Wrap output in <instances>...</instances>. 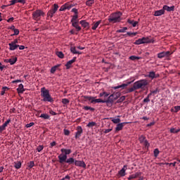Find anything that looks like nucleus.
<instances>
[{"instance_id":"f257e3e1","label":"nucleus","mask_w":180,"mask_h":180,"mask_svg":"<svg viewBox=\"0 0 180 180\" xmlns=\"http://www.w3.org/2000/svg\"><path fill=\"white\" fill-rule=\"evenodd\" d=\"M148 85V81L146 79L138 80L134 83L132 87L127 89V93L130 94L137 91L138 89H144Z\"/></svg>"},{"instance_id":"f03ea898","label":"nucleus","mask_w":180,"mask_h":180,"mask_svg":"<svg viewBox=\"0 0 180 180\" xmlns=\"http://www.w3.org/2000/svg\"><path fill=\"white\" fill-rule=\"evenodd\" d=\"M41 96L42 98V102H49V103H53L54 102V98L50 95V91L46 89V87H42L41 89Z\"/></svg>"},{"instance_id":"7ed1b4c3","label":"nucleus","mask_w":180,"mask_h":180,"mask_svg":"<svg viewBox=\"0 0 180 180\" xmlns=\"http://www.w3.org/2000/svg\"><path fill=\"white\" fill-rule=\"evenodd\" d=\"M122 12L118 11L110 14L108 17V22L110 23H118L122 20Z\"/></svg>"},{"instance_id":"20e7f679","label":"nucleus","mask_w":180,"mask_h":180,"mask_svg":"<svg viewBox=\"0 0 180 180\" xmlns=\"http://www.w3.org/2000/svg\"><path fill=\"white\" fill-rule=\"evenodd\" d=\"M60 151L62 153L58 156V158L59 160L60 164H64V161H65V160L68 158L67 155H70L72 151L71 149L65 148H62Z\"/></svg>"},{"instance_id":"39448f33","label":"nucleus","mask_w":180,"mask_h":180,"mask_svg":"<svg viewBox=\"0 0 180 180\" xmlns=\"http://www.w3.org/2000/svg\"><path fill=\"white\" fill-rule=\"evenodd\" d=\"M45 13L43 12L41 10H36L35 11L33 12L32 13V19L34 20H40L41 19V16H44Z\"/></svg>"},{"instance_id":"423d86ee","label":"nucleus","mask_w":180,"mask_h":180,"mask_svg":"<svg viewBox=\"0 0 180 180\" xmlns=\"http://www.w3.org/2000/svg\"><path fill=\"white\" fill-rule=\"evenodd\" d=\"M53 6V7L47 13L48 18H53V16H54V13L58 11V4H54Z\"/></svg>"},{"instance_id":"0eeeda50","label":"nucleus","mask_w":180,"mask_h":180,"mask_svg":"<svg viewBox=\"0 0 180 180\" xmlns=\"http://www.w3.org/2000/svg\"><path fill=\"white\" fill-rule=\"evenodd\" d=\"M77 131L75 132V138L77 139H80L82 133H84V130L82 129V127L77 126L76 128Z\"/></svg>"},{"instance_id":"6e6552de","label":"nucleus","mask_w":180,"mask_h":180,"mask_svg":"<svg viewBox=\"0 0 180 180\" xmlns=\"http://www.w3.org/2000/svg\"><path fill=\"white\" fill-rule=\"evenodd\" d=\"M117 99V96L115 94H111L107 100H105V103H112Z\"/></svg>"},{"instance_id":"1a4fd4ad","label":"nucleus","mask_w":180,"mask_h":180,"mask_svg":"<svg viewBox=\"0 0 180 180\" xmlns=\"http://www.w3.org/2000/svg\"><path fill=\"white\" fill-rule=\"evenodd\" d=\"M75 165H76V167L86 168V165L85 164V162L81 160H75Z\"/></svg>"},{"instance_id":"9d476101","label":"nucleus","mask_w":180,"mask_h":180,"mask_svg":"<svg viewBox=\"0 0 180 180\" xmlns=\"http://www.w3.org/2000/svg\"><path fill=\"white\" fill-rule=\"evenodd\" d=\"M163 11H167V12H174L175 11V6H169L167 5L163 6Z\"/></svg>"},{"instance_id":"9b49d317","label":"nucleus","mask_w":180,"mask_h":180,"mask_svg":"<svg viewBox=\"0 0 180 180\" xmlns=\"http://www.w3.org/2000/svg\"><path fill=\"white\" fill-rule=\"evenodd\" d=\"M77 61V57H74L72 60L68 61L65 64L66 70H70L71 65L74 64Z\"/></svg>"},{"instance_id":"f8f14e48","label":"nucleus","mask_w":180,"mask_h":180,"mask_svg":"<svg viewBox=\"0 0 180 180\" xmlns=\"http://www.w3.org/2000/svg\"><path fill=\"white\" fill-rule=\"evenodd\" d=\"M9 123H11V119H8L4 124L0 126V133H2L4 130L6 129V127Z\"/></svg>"},{"instance_id":"ddd939ff","label":"nucleus","mask_w":180,"mask_h":180,"mask_svg":"<svg viewBox=\"0 0 180 180\" xmlns=\"http://www.w3.org/2000/svg\"><path fill=\"white\" fill-rule=\"evenodd\" d=\"M129 122H122L117 124V127L115 128V131H120V130L123 129V127H124V124H127Z\"/></svg>"},{"instance_id":"4468645a","label":"nucleus","mask_w":180,"mask_h":180,"mask_svg":"<svg viewBox=\"0 0 180 180\" xmlns=\"http://www.w3.org/2000/svg\"><path fill=\"white\" fill-rule=\"evenodd\" d=\"M142 41L143 42V44H148V43H154L153 39H150V37H143Z\"/></svg>"},{"instance_id":"2eb2a0df","label":"nucleus","mask_w":180,"mask_h":180,"mask_svg":"<svg viewBox=\"0 0 180 180\" xmlns=\"http://www.w3.org/2000/svg\"><path fill=\"white\" fill-rule=\"evenodd\" d=\"M8 46H9V50H11V51H13L16 50L18 47H19L18 44H13L12 42L9 43Z\"/></svg>"},{"instance_id":"dca6fc26","label":"nucleus","mask_w":180,"mask_h":180,"mask_svg":"<svg viewBox=\"0 0 180 180\" xmlns=\"http://www.w3.org/2000/svg\"><path fill=\"white\" fill-rule=\"evenodd\" d=\"M165 11H164V8L155 11L154 12V16H162V15H165Z\"/></svg>"},{"instance_id":"f3484780","label":"nucleus","mask_w":180,"mask_h":180,"mask_svg":"<svg viewBox=\"0 0 180 180\" xmlns=\"http://www.w3.org/2000/svg\"><path fill=\"white\" fill-rule=\"evenodd\" d=\"M139 176H141V172H136L134 174H131L128 177L129 180L136 179V178H139Z\"/></svg>"},{"instance_id":"a211bd4d","label":"nucleus","mask_w":180,"mask_h":180,"mask_svg":"<svg viewBox=\"0 0 180 180\" xmlns=\"http://www.w3.org/2000/svg\"><path fill=\"white\" fill-rule=\"evenodd\" d=\"M129 84H130V82H129L128 84H122L117 86H113L112 89H124V88H126V86H127Z\"/></svg>"},{"instance_id":"6ab92c4d","label":"nucleus","mask_w":180,"mask_h":180,"mask_svg":"<svg viewBox=\"0 0 180 180\" xmlns=\"http://www.w3.org/2000/svg\"><path fill=\"white\" fill-rule=\"evenodd\" d=\"M79 23L84 29H89V22H86V20H81Z\"/></svg>"},{"instance_id":"aec40b11","label":"nucleus","mask_w":180,"mask_h":180,"mask_svg":"<svg viewBox=\"0 0 180 180\" xmlns=\"http://www.w3.org/2000/svg\"><path fill=\"white\" fill-rule=\"evenodd\" d=\"M105 103V100H102L101 98L95 99V97H94L93 100L91 101V103Z\"/></svg>"},{"instance_id":"412c9836","label":"nucleus","mask_w":180,"mask_h":180,"mask_svg":"<svg viewBox=\"0 0 180 180\" xmlns=\"http://www.w3.org/2000/svg\"><path fill=\"white\" fill-rule=\"evenodd\" d=\"M102 23V20H98L96 22L93 23V26L91 27L92 30H95L96 29H98L99 25Z\"/></svg>"},{"instance_id":"4be33fe9","label":"nucleus","mask_w":180,"mask_h":180,"mask_svg":"<svg viewBox=\"0 0 180 180\" xmlns=\"http://www.w3.org/2000/svg\"><path fill=\"white\" fill-rule=\"evenodd\" d=\"M64 162H66L67 164H69V165H71L75 162V160L74 158H69L68 159H65V161Z\"/></svg>"},{"instance_id":"5701e85b","label":"nucleus","mask_w":180,"mask_h":180,"mask_svg":"<svg viewBox=\"0 0 180 180\" xmlns=\"http://www.w3.org/2000/svg\"><path fill=\"white\" fill-rule=\"evenodd\" d=\"M16 61H18V58H13V59L6 60L5 63H9L11 64V65H13V64H15V63H16Z\"/></svg>"},{"instance_id":"b1692460","label":"nucleus","mask_w":180,"mask_h":180,"mask_svg":"<svg viewBox=\"0 0 180 180\" xmlns=\"http://www.w3.org/2000/svg\"><path fill=\"white\" fill-rule=\"evenodd\" d=\"M139 32H128L127 34H124V37H127V36H129V37H134V36H137Z\"/></svg>"},{"instance_id":"393cba45","label":"nucleus","mask_w":180,"mask_h":180,"mask_svg":"<svg viewBox=\"0 0 180 180\" xmlns=\"http://www.w3.org/2000/svg\"><path fill=\"white\" fill-rule=\"evenodd\" d=\"M22 167V162L20 161L14 162V167L15 169H20Z\"/></svg>"},{"instance_id":"a878e982","label":"nucleus","mask_w":180,"mask_h":180,"mask_svg":"<svg viewBox=\"0 0 180 180\" xmlns=\"http://www.w3.org/2000/svg\"><path fill=\"white\" fill-rule=\"evenodd\" d=\"M24 91H25V89L23 88V84H20L18 85V88L17 89V91L18 92V94H23Z\"/></svg>"},{"instance_id":"bb28decb","label":"nucleus","mask_w":180,"mask_h":180,"mask_svg":"<svg viewBox=\"0 0 180 180\" xmlns=\"http://www.w3.org/2000/svg\"><path fill=\"white\" fill-rule=\"evenodd\" d=\"M127 22L129 23V25H131L133 27H136L137 25H139V22L130 19H129Z\"/></svg>"},{"instance_id":"cd10ccee","label":"nucleus","mask_w":180,"mask_h":180,"mask_svg":"<svg viewBox=\"0 0 180 180\" xmlns=\"http://www.w3.org/2000/svg\"><path fill=\"white\" fill-rule=\"evenodd\" d=\"M70 51H71V53H72V54H82L81 52L77 51V49L75 46L70 47Z\"/></svg>"},{"instance_id":"c85d7f7f","label":"nucleus","mask_w":180,"mask_h":180,"mask_svg":"<svg viewBox=\"0 0 180 180\" xmlns=\"http://www.w3.org/2000/svg\"><path fill=\"white\" fill-rule=\"evenodd\" d=\"M60 65H56L53 67H52L51 68V74H54V72H56V71H57V68H58V67H60Z\"/></svg>"},{"instance_id":"c756f323","label":"nucleus","mask_w":180,"mask_h":180,"mask_svg":"<svg viewBox=\"0 0 180 180\" xmlns=\"http://www.w3.org/2000/svg\"><path fill=\"white\" fill-rule=\"evenodd\" d=\"M170 133H172L173 134H176V133H179L180 129H175V128H171L169 130Z\"/></svg>"},{"instance_id":"7c9ffc66","label":"nucleus","mask_w":180,"mask_h":180,"mask_svg":"<svg viewBox=\"0 0 180 180\" xmlns=\"http://www.w3.org/2000/svg\"><path fill=\"white\" fill-rule=\"evenodd\" d=\"M148 78H150L151 79H154L155 78V72H149V74L148 75Z\"/></svg>"},{"instance_id":"2f4dec72","label":"nucleus","mask_w":180,"mask_h":180,"mask_svg":"<svg viewBox=\"0 0 180 180\" xmlns=\"http://www.w3.org/2000/svg\"><path fill=\"white\" fill-rule=\"evenodd\" d=\"M95 4V0H88L86 1V5L87 6H92Z\"/></svg>"},{"instance_id":"473e14b6","label":"nucleus","mask_w":180,"mask_h":180,"mask_svg":"<svg viewBox=\"0 0 180 180\" xmlns=\"http://www.w3.org/2000/svg\"><path fill=\"white\" fill-rule=\"evenodd\" d=\"M129 28L127 27H124L120 30H117V33H126V30H127Z\"/></svg>"},{"instance_id":"72a5a7b5","label":"nucleus","mask_w":180,"mask_h":180,"mask_svg":"<svg viewBox=\"0 0 180 180\" xmlns=\"http://www.w3.org/2000/svg\"><path fill=\"white\" fill-rule=\"evenodd\" d=\"M118 174L120 176H126V172L124 169H122L119 171Z\"/></svg>"},{"instance_id":"f704fd0d","label":"nucleus","mask_w":180,"mask_h":180,"mask_svg":"<svg viewBox=\"0 0 180 180\" xmlns=\"http://www.w3.org/2000/svg\"><path fill=\"white\" fill-rule=\"evenodd\" d=\"M174 109L172 108L171 111L174 112V113H178L180 110V105L174 106Z\"/></svg>"},{"instance_id":"c9c22d12","label":"nucleus","mask_w":180,"mask_h":180,"mask_svg":"<svg viewBox=\"0 0 180 180\" xmlns=\"http://www.w3.org/2000/svg\"><path fill=\"white\" fill-rule=\"evenodd\" d=\"M39 117H41L42 119H44L45 120H47L50 119V115L48 114H41Z\"/></svg>"},{"instance_id":"e433bc0d","label":"nucleus","mask_w":180,"mask_h":180,"mask_svg":"<svg viewBox=\"0 0 180 180\" xmlns=\"http://www.w3.org/2000/svg\"><path fill=\"white\" fill-rule=\"evenodd\" d=\"M134 44H136V46H139L140 44H144L143 42V38L141 39H139L138 40H136Z\"/></svg>"},{"instance_id":"4c0bfd02","label":"nucleus","mask_w":180,"mask_h":180,"mask_svg":"<svg viewBox=\"0 0 180 180\" xmlns=\"http://www.w3.org/2000/svg\"><path fill=\"white\" fill-rule=\"evenodd\" d=\"M83 109L84 110H91V112H94V110H95V108L89 107L88 105L84 106Z\"/></svg>"},{"instance_id":"58836bf2","label":"nucleus","mask_w":180,"mask_h":180,"mask_svg":"<svg viewBox=\"0 0 180 180\" xmlns=\"http://www.w3.org/2000/svg\"><path fill=\"white\" fill-rule=\"evenodd\" d=\"M111 121L112 122V123H114L115 124H117V123H119L120 122H121L120 118H112Z\"/></svg>"},{"instance_id":"ea45409f","label":"nucleus","mask_w":180,"mask_h":180,"mask_svg":"<svg viewBox=\"0 0 180 180\" xmlns=\"http://www.w3.org/2000/svg\"><path fill=\"white\" fill-rule=\"evenodd\" d=\"M164 57H165V51L158 53V58H164Z\"/></svg>"},{"instance_id":"a19ab883","label":"nucleus","mask_w":180,"mask_h":180,"mask_svg":"<svg viewBox=\"0 0 180 180\" xmlns=\"http://www.w3.org/2000/svg\"><path fill=\"white\" fill-rule=\"evenodd\" d=\"M86 126H87V127H94L96 126V122H90L88 123V124Z\"/></svg>"},{"instance_id":"79ce46f5","label":"nucleus","mask_w":180,"mask_h":180,"mask_svg":"<svg viewBox=\"0 0 180 180\" xmlns=\"http://www.w3.org/2000/svg\"><path fill=\"white\" fill-rule=\"evenodd\" d=\"M84 99H85L86 101H94V97L92 96H83Z\"/></svg>"},{"instance_id":"37998d69","label":"nucleus","mask_w":180,"mask_h":180,"mask_svg":"<svg viewBox=\"0 0 180 180\" xmlns=\"http://www.w3.org/2000/svg\"><path fill=\"white\" fill-rule=\"evenodd\" d=\"M146 141V137L144 136V135H141L139 137V141L141 144H143L144 143V141Z\"/></svg>"},{"instance_id":"c03bdc74","label":"nucleus","mask_w":180,"mask_h":180,"mask_svg":"<svg viewBox=\"0 0 180 180\" xmlns=\"http://www.w3.org/2000/svg\"><path fill=\"white\" fill-rule=\"evenodd\" d=\"M56 55L58 56V57H59V58H64V53H63V52L61 51H58L56 53Z\"/></svg>"},{"instance_id":"a18cd8bd","label":"nucleus","mask_w":180,"mask_h":180,"mask_svg":"<svg viewBox=\"0 0 180 180\" xmlns=\"http://www.w3.org/2000/svg\"><path fill=\"white\" fill-rule=\"evenodd\" d=\"M129 59L132 61H135V60H140V57L136 56H131L129 57Z\"/></svg>"},{"instance_id":"49530a36","label":"nucleus","mask_w":180,"mask_h":180,"mask_svg":"<svg viewBox=\"0 0 180 180\" xmlns=\"http://www.w3.org/2000/svg\"><path fill=\"white\" fill-rule=\"evenodd\" d=\"M62 103H63V105H68V103H70V100H68V98H63Z\"/></svg>"},{"instance_id":"de8ad7c7","label":"nucleus","mask_w":180,"mask_h":180,"mask_svg":"<svg viewBox=\"0 0 180 180\" xmlns=\"http://www.w3.org/2000/svg\"><path fill=\"white\" fill-rule=\"evenodd\" d=\"M124 99H126V96H121V97L117 101V103H121V102H123V101H124Z\"/></svg>"},{"instance_id":"09e8293b","label":"nucleus","mask_w":180,"mask_h":180,"mask_svg":"<svg viewBox=\"0 0 180 180\" xmlns=\"http://www.w3.org/2000/svg\"><path fill=\"white\" fill-rule=\"evenodd\" d=\"M43 148H44V146L39 145V146H37V150L38 151V153H40L41 151H42Z\"/></svg>"},{"instance_id":"8fccbe9b","label":"nucleus","mask_w":180,"mask_h":180,"mask_svg":"<svg viewBox=\"0 0 180 180\" xmlns=\"http://www.w3.org/2000/svg\"><path fill=\"white\" fill-rule=\"evenodd\" d=\"M6 89H8L7 86L2 87V91L1 92V96L5 95V92L6 91Z\"/></svg>"},{"instance_id":"3c124183","label":"nucleus","mask_w":180,"mask_h":180,"mask_svg":"<svg viewBox=\"0 0 180 180\" xmlns=\"http://www.w3.org/2000/svg\"><path fill=\"white\" fill-rule=\"evenodd\" d=\"M34 167V161H30L29 163H28V167L30 169H32V167Z\"/></svg>"},{"instance_id":"603ef678","label":"nucleus","mask_w":180,"mask_h":180,"mask_svg":"<svg viewBox=\"0 0 180 180\" xmlns=\"http://www.w3.org/2000/svg\"><path fill=\"white\" fill-rule=\"evenodd\" d=\"M158 154H160V150L158 148H156L154 150V157L157 158L158 157Z\"/></svg>"},{"instance_id":"864d4df0","label":"nucleus","mask_w":180,"mask_h":180,"mask_svg":"<svg viewBox=\"0 0 180 180\" xmlns=\"http://www.w3.org/2000/svg\"><path fill=\"white\" fill-rule=\"evenodd\" d=\"M77 19H78V15H73L72 20H71V22H77Z\"/></svg>"},{"instance_id":"5fc2aeb1","label":"nucleus","mask_w":180,"mask_h":180,"mask_svg":"<svg viewBox=\"0 0 180 180\" xmlns=\"http://www.w3.org/2000/svg\"><path fill=\"white\" fill-rule=\"evenodd\" d=\"M66 9H67V7H65V4H64V5H63V6L60 8L59 11H60V12H63V11H66Z\"/></svg>"},{"instance_id":"6e6d98bb","label":"nucleus","mask_w":180,"mask_h":180,"mask_svg":"<svg viewBox=\"0 0 180 180\" xmlns=\"http://www.w3.org/2000/svg\"><path fill=\"white\" fill-rule=\"evenodd\" d=\"M143 146H145V147H146L147 148H148V147H150V143H148V141L146 140L143 142Z\"/></svg>"},{"instance_id":"4d7b16f0","label":"nucleus","mask_w":180,"mask_h":180,"mask_svg":"<svg viewBox=\"0 0 180 180\" xmlns=\"http://www.w3.org/2000/svg\"><path fill=\"white\" fill-rule=\"evenodd\" d=\"M13 32L14 34H11V36H18V34H19V30L18 29L15 28Z\"/></svg>"},{"instance_id":"13d9d810","label":"nucleus","mask_w":180,"mask_h":180,"mask_svg":"<svg viewBox=\"0 0 180 180\" xmlns=\"http://www.w3.org/2000/svg\"><path fill=\"white\" fill-rule=\"evenodd\" d=\"M171 54H172V53H171V51H165V57H169V56H171Z\"/></svg>"},{"instance_id":"bf43d9fd","label":"nucleus","mask_w":180,"mask_h":180,"mask_svg":"<svg viewBox=\"0 0 180 180\" xmlns=\"http://www.w3.org/2000/svg\"><path fill=\"white\" fill-rule=\"evenodd\" d=\"M64 134L65 136H70V130L64 129Z\"/></svg>"},{"instance_id":"052dcab7","label":"nucleus","mask_w":180,"mask_h":180,"mask_svg":"<svg viewBox=\"0 0 180 180\" xmlns=\"http://www.w3.org/2000/svg\"><path fill=\"white\" fill-rule=\"evenodd\" d=\"M34 122H30L26 124V127L27 128L32 127V126H34Z\"/></svg>"},{"instance_id":"680f3d73","label":"nucleus","mask_w":180,"mask_h":180,"mask_svg":"<svg viewBox=\"0 0 180 180\" xmlns=\"http://www.w3.org/2000/svg\"><path fill=\"white\" fill-rule=\"evenodd\" d=\"M65 6L66 9H68V11H70V9H71V6H70V4H68V3L65 4Z\"/></svg>"},{"instance_id":"e2e57ef3","label":"nucleus","mask_w":180,"mask_h":180,"mask_svg":"<svg viewBox=\"0 0 180 180\" xmlns=\"http://www.w3.org/2000/svg\"><path fill=\"white\" fill-rule=\"evenodd\" d=\"M11 43H13V44H19V39H15L13 41H12Z\"/></svg>"},{"instance_id":"0e129e2a","label":"nucleus","mask_w":180,"mask_h":180,"mask_svg":"<svg viewBox=\"0 0 180 180\" xmlns=\"http://www.w3.org/2000/svg\"><path fill=\"white\" fill-rule=\"evenodd\" d=\"M57 143L56 141H53L52 143H50V148H53L54 146H56Z\"/></svg>"},{"instance_id":"69168bd1","label":"nucleus","mask_w":180,"mask_h":180,"mask_svg":"<svg viewBox=\"0 0 180 180\" xmlns=\"http://www.w3.org/2000/svg\"><path fill=\"white\" fill-rule=\"evenodd\" d=\"M18 0H12L11 2V4H10V6H12L13 5H15V4L18 3Z\"/></svg>"},{"instance_id":"338daca9","label":"nucleus","mask_w":180,"mask_h":180,"mask_svg":"<svg viewBox=\"0 0 180 180\" xmlns=\"http://www.w3.org/2000/svg\"><path fill=\"white\" fill-rule=\"evenodd\" d=\"M110 131H112V129H105L104 133L105 134H108V133H110Z\"/></svg>"},{"instance_id":"774afa93","label":"nucleus","mask_w":180,"mask_h":180,"mask_svg":"<svg viewBox=\"0 0 180 180\" xmlns=\"http://www.w3.org/2000/svg\"><path fill=\"white\" fill-rule=\"evenodd\" d=\"M75 27L77 30V32L81 31V27H79L78 24Z\"/></svg>"}]
</instances>
